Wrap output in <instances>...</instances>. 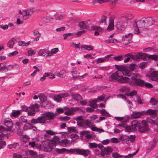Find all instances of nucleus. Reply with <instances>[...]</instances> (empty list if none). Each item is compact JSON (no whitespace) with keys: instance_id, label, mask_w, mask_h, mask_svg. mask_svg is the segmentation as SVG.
<instances>
[{"instance_id":"nucleus-8","label":"nucleus","mask_w":158,"mask_h":158,"mask_svg":"<svg viewBox=\"0 0 158 158\" xmlns=\"http://www.w3.org/2000/svg\"><path fill=\"white\" fill-rule=\"evenodd\" d=\"M56 147L55 144L52 142H45L43 145L44 150L45 152H50L52 149Z\"/></svg>"},{"instance_id":"nucleus-48","label":"nucleus","mask_w":158,"mask_h":158,"mask_svg":"<svg viewBox=\"0 0 158 158\" xmlns=\"http://www.w3.org/2000/svg\"><path fill=\"white\" fill-rule=\"evenodd\" d=\"M47 53V52L45 49L40 50L38 52L39 55L40 56H45Z\"/></svg>"},{"instance_id":"nucleus-13","label":"nucleus","mask_w":158,"mask_h":158,"mask_svg":"<svg viewBox=\"0 0 158 158\" xmlns=\"http://www.w3.org/2000/svg\"><path fill=\"white\" fill-rule=\"evenodd\" d=\"M33 12V9H29L23 11V17L24 19L26 20L28 19L29 15L32 14Z\"/></svg>"},{"instance_id":"nucleus-12","label":"nucleus","mask_w":158,"mask_h":158,"mask_svg":"<svg viewBox=\"0 0 158 158\" xmlns=\"http://www.w3.org/2000/svg\"><path fill=\"white\" fill-rule=\"evenodd\" d=\"M135 56V60L137 59H143L144 60H148V55L144 53L138 52Z\"/></svg>"},{"instance_id":"nucleus-46","label":"nucleus","mask_w":158,"mask_h":158,"mask_svg":"<svg viewBox=\"0 0 158 158\" xmlns=\"http://www.w3.org/2000/svg\"><path fill=\"white\" fill-rule=\"evenodd\" d=\"M148 60L151 59L155 60H158V55H148Z\"/></svg>"},{"instance_id":"nucleus-35","label":"nucleus","mask_w":158,"mask_h":158,"mask_svg":"<svg viewBox=\"0 0 158 158\" xmlns=\"http://www.w3.org/2000/svg\"><path fill=\"white\" fill-rule=\"evenodd\" d=\"M69 142V140L67 139H65L61 140L60 141V143L63 146L66 147L67 146Z\"/></svg>"},{"instance_id":"nucleus-16","label":"nucleus","mask_w":158,"mask_h":158,"mask_svg":"<svg viewBox=\"0 0 158 158\" xmlns=\"http://www.w3.org/2000/svg\"><path fill=\"white\" fill-rule=\"evenodd\" d=\"M123 56L124 58L126 57H127L124 60V62L125 63L128 62L131 59L135 60L134 55L132 53H127L125 55H123Z\"/></svg>"},{"instance_id":"nucleus-38","label":"nucleus","mask_w":158,"mask_h":158,"mask_svg":"<svg viewBox=\"0 0 158 158\" xmlns=\"http://www.w3.org/2000/svg\"><path fill=\"white\" fill-rule=\"evenodd\" d=\"M53 98L54 100L58 102H60L61 101L62 98L60 94L55 95L54 96Z\"/></svg>"},{"instance_id":"nucleus-31","label":"nucleus","mask_w":158,"mask_h":158,"mask_svg":"<svg viewBox=\"0 0 158 158\" xmlns=\"http://www.w3.org/2000/svg\"><path fill=\"white\" fill-rule=\"evenodd\" d=\"M115 67L116 69L118 70H120L119 69H121V71H124V73H125V71L126 70H129L128 69H126V66H124L123 65H119L117 64H115Z\"/></svg>"},{"instance_id":"nucleus-43","label":"nucleus","mask_w":158,"mask_h":158,"mask_svg":"<svg viewBox=\"0 0 158 158\" xmlns=\"http://www.w3.org/2000/svg\"><path fill=\"white\" fill-rule=\"evenodd\" d=\"M81 48L84 49L86 50L90 51L93 50V49L91 46L86 45H82Z\"/></svg>"},{"instance_id":"nucleus-36","label":"nucleus","mask_w":158,"mask_h":158,"mask_svg":"<svg viewBox=\"0 0 158 158\" xmlns=\"http://www.w3.org/2000/svg\"><path fill=\"white\" fill-rule=\"evenodd\" d=\"M133 27L134 28V32L135 34H138L140 33L139 29L136 22H135L133 23Z\"/></svg>"},{"instance_id":"nucleus-19","label":"nucleus","mask_w":158,"mask_h":158,"mask_svg":"<svg viewBox=\"0 0 158 158\" xmlns=\"http://www.w3.org/2000/svg\"><path fill=\"white\" fill-rule=\"evenodd\" d=\"M113 55L110 54L107 55L103 58H98L97 60V64H98L106 61L109 60L110 56Z\"/></svg>"},{"instance_id":"nucleus-25","label":"nucleus","mask_w":158,"mask_h":158,"mask_svg":"<svg viewBox=\"0 0 158 158\" xmlns=\"http://www.w3.org/2000/svg\"><path fill=\"white\" fill-rule=\"evenodd\" d=\"M114 19L113 18H110L109 21V25L107 29L108 31H112L114 29Z\"/></svg>"},{"instance_id":"nucleus-55","label":"nucleus","mask_w":158,"mask_h":158,"mask_svg":"<svg viewBox=\"0 0 158 158\" xmlns=\"http://www.w3.org/2000/svg\"><path fill=\"white\" fill-rule=\"evenodd\" d=\"M77 125L80 127H84V119L77 122Z\"/></svg>"},{"instance_id":"nucleus-10","label":"nucleus","mask_w":158,"mask_h":158,"mask_svg":"<svg viewBox=\"0 0 158 158\" xmlns=\"http://www.w3.org/2000/svg\"><path fill=\"white\" fill-rule=\"evenodd\" d=\"M132 35L131 33H129L128 35H123L122 37V41L123 44L125 45H128L130 43H131V38Z\"/></svg>"},{"instance_id":"nucleus-47","label":"nucleus","mask_w":158,"mask_h":158,"mask_svg":"<svg viewBox=\"0 0 158 158\" xmlns=\"http://www.w3.org/2000/svg\"><path fill=\"white\" fill-rule=\"evenodd\" d=\"M149 102L152 105L155 106L158 103V101L156 100L153 98H151Z\"/></svg>"},{"instance_id":"nucleus-63","label":"nucleus","mask_w":158,"mask_h":158,"mask_svg":"<svg viewBox=\"0 0 158 158\" xmlns=\"http://www.w3.org/2000/svg\"><path fill=\"white\" fill-rule=\"evenodd\" d=\"M29 152L30 156L32 157H35L37 155V153L31 150H30Z\"/></svg>"},{"instance_id":"nucleus-7","label":"nucleus","mask_w":158,"mask_h":158,"mask_svg":"<svg viewBox=\"0 0 158 158\" xmlns=\"http://www.w3.org/2000/svg\"><path fill=\"white\" fill-rule=\"evenodd\" d=\"M39 105L35 103L29 106L30 110L28 109L27 112L28 115L33 116L35 115V111L39 110Z\"/></svg>"},{"instance_id":"nucleus-53","label":"nucleus","mask_w":158,"mask_h":158,"mask_svg":"<svg viewBox=\"0 0 158 158\" xmlns=\"http://www.w3.org/2000/svg\"><path fill=\"white\" fill-rule=\"evenodd\" d=\"M98 145L97 144L95 143H89V147L91 149L93 148H96L98 147Z\"/></svg>"},{"instance_id":"nucleus-11","label":"nucleus","mask_w":158,"mask_h":158,"mask_svg":"<svg viewBox=\"0 0 158 158\" xmlns=\"http://www.w3.org/2000/svg\"><path fill=\"white\" fill-rule=\"evenodd\" d=\"M158 111V110L155 109L153 110L152 109H148L146 111H143L144 112L143 115L145 114L148 115H151L152 117L153 118H155L157 116L156 112Z\"/></svg>"},{"instance_id":"nucleus-15","label":"nucleus","mask_w":158,"mask_h":158,"mask_svg":"<svg viewBox=\"0 0 158 158\" xmlns=\"http://www.w3.org/2000/svg\"><path fill=\"white\" fill-rule=\"evenodd\" d=\"M143 111L137 112L136 111H133L132 113L131 114V117L132 118H140L141 116H143Z\"/></svg>"},{"instance_id":"nucleus-49","label":"nucleus","mask_w":158,"mask_h":158,"mask_svg":"<svg viewBox=\"0 0 158 158\" xmlns=\"http://www.w3.org/2000/svg\"><path fill=\"white\" fill-rule=\"evenodd\" d=\"M146 122L148 123H150L151 125H152L153 124H156L155 122L154 121V120L151 119L150 118L148 117L146 118Z\"/></svg>"},{"instance_id":"nucleus-4","label":"nucleus","mask_w":158,"mask_h":158,"mask_svg":"<svg viewBox=\"0 0 158 158\" xmlns=\"http://www.w3.org/2000/svg\"><path fill=\"white\" fill-rule=\"evenodd\" d=\"M124 73L120 70H118L113 73L109 78V81L111 82L116 81L118 82L119 80L121 77H123Z\"/></svg>"},{"instance_id":"nucleus-39","label":"nucleus","mask_w":158,"mask_h":158,"mask_svg":"<svg viewBox=\"0 0 158 158\" xmlns=\"http://www.w3.org/2000/svg\"><path fill=\"white\" fill-rule=\"evenodd\" d=\"M79 108L78 107H71L69 108L68 111L71 115L72 114L74 111H75L78 110Z\"/></svg>"},{"instance_id":"nucleus-30","label":"nucleus","mask_w":158,"mask_h":158,"mask_svg":"<svg viewBox=\"0 0 158 158\" xmlns=\"http://www.w3.org/2000/svg\"><path fill=\"white\" fill-rule=\"evenodd\" d=\"M15 39L14 38H12L8 43L7 44V46L10 48H12L15 44Z\"/></svg>"},{"instance_id":"nucleus-37","label":"nucleus","mask_w":158,"mask_h":158,"mask_svg":"<svg viewBox=\"0 0 158 158\" xmlns=\"http://www.w3.org/2000/svg\"><path fill=\"white\" fill-rule=\"evenodd\" d=\"M107 17L105 15H103L100 20L99 22L100 24L106 25V23Z\"/></svg>"},{"instance_id":"nucleus-59","label":"nucleus","mask_w":158,"mask_h":158,"mask_svg":"<svg viewBox=\"0 0 158 158\" xmlns=\"http://www.w3.org/2000/svg\"><path fill=\"white\" fill-rule=\"evenodd\" d=\"M63 15L61 14H57L56 15L55 19L56 20H60L62 19Z\"/></svg>"},{"instance_id":"nucleus-60","label":"nucleus","mask_w":158,"mask_h":158,"mask_svg":"<svg viewBox=\"0 0 158 158\" xmlns=\"http://www.w3.org/2000/svg\"><path fill=\"white\" fill-rule=\"evenodd\" d=\"M32 126V124L29 123H26L24 125V127L27 129H29Z\"/></svg>"},{"instance_id":"nucleus-56","label":"nucleus","mask_w":158,"mask_h":158,"mask_svg":"<svg viewBox=\"0 0 158 158\" xmlns=\"http://www.w3.org/2000/svg\"><path fill=\"white\" fill-rule=\"evenodd\" d=\"M136 99L137 100V102L140 104H143V100L140 98V97L139 96H136Z\"/></svg>"},{"instance_id":"nucleus-58","label":"nucleus","mask_w":158,"mask_h":158,"mask_svg":"<svg viewBox=\"0 0 158 158\" xmlns=\"http://www.w3.org/2000/svg\"><path fill=\"white\" fill-rule=\"evenodd\" d=\"M70 137L72 139L74 140L78 139L79 138V136L75 134H71Z\"/></svg>"},{"instance_id":"nucleus-24","label":"nucleus","mask_w":158,"mask_h":158,"mask_svg":"<svg viewBox=\"0 0 158 158\" xmlns=\"http://www.w3.org/2000/svg\"><path fill=\"white\" fill-rule=\"evenodd\" d=\"M119 80L118 83H127L129 84V82L131 81V77L130 78L127 77H121Z\"/></svg>"},{"instance_id":"nucleus-9","label":"nucleus","mask_w":158,"mask_h":158,"mask_svg":"<svg viewBox=\"0 0 158 158\" xmlns=\"http://www.w3.org/2000/svg\"><path fill=\"white\" fill-rule=\"evenodd\" d=\"M80 27L83 29H89L90 27H92L91 22L90 21H83L80 22L79 23Z\"/></svg>"},{"instance_id":"nucleus-5","label":"nucleus","mask_w":158,"mask_h":158,"mask_svg":"<svg viewBox=\"0 0 158 158\" xmlns=\"http://www.w3.org/2000/svg\"><path fill=\"white\" fill-rule=\"evenodd\" d=\"M129 19L128 17L123 16L121 18L116 19L115 21V26L118 29L122 27L127 26V19Z\"/></svg>"},{"instance_id":"nucleus-28","label":"nucleus","mask_w":158,"mask_h":158,"mask_svg":"<svg viewBox=\"0 0 158 158\" xmlns=\"http://www.w3.org/2000/svg\"><path fill=\"white\" fill-rule=\"evenodd\" d=\"M151 79L154 81H158V72L153 71L151 74Z\"/></svg>"},{"instance_id":"nucleus-17","label":"nucleus","mask_w":158,"mask_h":158,"mask_svg":"<svg viewBox=\"0 0 158 158\" xmlns=\"http://www.w3.org/2000/svg\"><path fill=\"white\" fill-rule=\"evenodd\" d=\"M10 130H8V129L6 128H5L3 126H0V132L1 134L2 135L4 136L10 135Z\"/></svg>"},{"instance_id":"nucleus-2","label":"nucleus","mask_w":158,"mask_h":158,"mask_svg":"<svg viewBox=\"0 0 158 158\" xmlns=\"http://www.w3.org/2000/svg\"><path fill=\"white\" fill-rule=\"evenodd\" d=\"M56 114L52 111L44 112L41 116L37 118H33L31 120V123L34 124L40 123L42 125L50 123V121L54 119Z\"/></svg>"},{"instance_id":"nucleus-18","label":"nucleus","mask_w":158,"mask_h":158,"mask_svg":"<svg viewBox=\"0 0 158 158\" xmlns=\"http://www.w3.org/2000/svg\"><path fill=\"white\" fill-rule=\"evenodd\" d=\"M146 27L152 26L155 22L154 19L152 17L144 18Z\"/></svg>"},{"instance_id":"nucleus-50","label":"nucleus","mask_w":158,"mask_h":158,"mask_svg":"<svg viewBox=\"0 0 158 158\" xmlns=\"http://www.w3.org/2000/svg\"><path fill=\"white\" fill-rule=\"evenodd\" d=\"M34 35L36 36L37 37L34 39V40L38 41L39 40L40 34L38 31H35L33 32Z\"/></svg>"},{"instance_id":"nucleus-20","label":"nucleus","mask_w":158,"mask_h":158,"mask_svg":"<svg viewBox=\"0 0 158 158\" xmlns=\"http://www.w3.org/2000/svg\"><path fill=\"white\" fill-rule=\"evenodd\" d=\"M4 125L6 127V128L8 129V130L11 131L13 126V123L12 121L5 119L4 121Z\"/></svg>"},{"instance_id":"nucleus-64","label":"nucleus","mask_w":158,"mask_h":158,"mask_svg":"<svg viewBox=\"0 0 158 158\" xmlns=\"http://www.w3.org/2000/svg\"><path fill=\"white\" fill-rule=\"evenodd\" d=\"M130 69L131 71H134L135 68V64H131L129 66Z\"/></svg>"},{"instance_id":"nucleus-41","label":"nucleus","mask_w":158,"mask_h":158,"mask_svg":"<svg viewBox=\"0 0 158 158\" xmlns=\"http://www.w3.org/2000/svg\"><path fill=\"white\" fill-rule=\"evenodd\" d=\"M100 113L104 116L110 117L111 115L105 109H102L100 111Z\"/></svg>"},{"instance_id":"nucleus-34","label":"nucleus","mask_w":158,"mask_h":158,"mask_svg":"<svg viewBox=\"0 0 158 158\" xmlns=\"http://www.w3.org/2000/svg\"><path fill=\"white\" fill-rule=\"evenodd\" d=\"M21 113V110H18L16 111L14 110L13 111L12 113L11 114V116L14 117H17L20 115Z\"/></svg>"},{"instance_id":"nucleus-23","label":"nucleus","mask_w":158,"mask_h":158,"mask_svg":"<svg viewBox=\"0 0 158 158\" xmlns=\"http://www.w3.org/2000/svg\"><path fill=\"white\" fill-rule=\"evenodd\" d=\"M138 26H139L140 27L144 28L146 27L144 18H142L140 20L136 22Z\"/></svg>"},{"instance_id":"nucleus-45","label":"nucleus","mask_w":158,"mask_h":158,"mask_svg":"<svg viewBox=\"0 0 158 158\" xmlns=\"http://www.w3.org/2000/svg\"><path fill=\"white\" fill-rule=\"evenodd\" d=\"M113 58L116 61H121L123 60L124 56L123 55H119L116 56H114Z\"/></svg>"},{"instance_id":"nucleus-21","label":"nucleus","mask_w":158,"mask_h":158,"mask_svg":"<svg viewBox=\"0 0 158 158\" xmlns=\"http://www.w3.org/2000/svg\"><path fill=\"white\" fill-rule=\"evenodd\" d=\"M112 151L113 150L110 147H107L106 148H105V149L103 151H101L100 155L102 156H104L106 154L108 153H111Z\"/></svg>"},{"instance_id":"nucleus-40","label":"nucleus","mask_w":158,"mask_h":158,"mask_svg":"<svg viewBox=\"0 0 158 158\" xmlns=\"http://www.w3.org/2000/svg\"><path fill=\"white\" fill-rule=\"evenodd\" d=\"M135 138V136L134 135H131L127 138L128 140L126 141V143H128L129 141H130L131 143H133L134 141Z\"/></svg>"},{"instance_id":"nucleus-26","label":"nucleus","mask_w":158,"mask_h":158,"mask_svg":"<svg viewBox=\"0 0 158 158\" xmlns=\"http://www.w3.org/2000/svg\"><path fill=\"white\" fill-rule=\"evenodd\" d=\"M89 131H83L80 132L81 135L85 136V137L88 139H90L92 138V135L89 134Z\"/></svg>"},{"instance_id":"nucleus-62","label":"nucleus","mask_w":158,"mask_h":158,"mask_svg":"<svg viewBox=\"0 0 158 158\" xmlns=\"http://www.w3.org/2000/svg\"><path fill=\"white\" fill-rule=\"evenodd\" d=\"M6 144V143L5 141H0V149L1 148H4V146H5Z\"/></svg>"},{"instance_id":"nucleus-22","label":"nucleus","mask_w":158,"mask_h":158,"mask_svg":"<svg viewBox=\"0 0 158 158\" xmlns=\"http://www.w3.org/2000/svg\"><path fill=\"white\" fill-rule=\"evenodd\" d=\"M112 155L114 158H131V155L129 154L127 156H123L117 153L113 152Z\"/></svg>"},{"instance_id":"nucleus-27","label":"nucleus","mask_w":158,"mask_h":158,"mask_svg":"<svg viewBox=\"0 0 158 158\" xmlns=\"http://www.w3.org/2000/svg\"><path fill=\"white\" fill-rule=\"evenodd\" d=\"M91 29L92 30H95L96 31H95L94 33V35L96 36H98L99 34V31H102V28L96 26H92L91 27Z\"/></svg>"},{"instance_id":"nucleus-32","label":"nucleus","mask_w":158,"mask_h":158,"mask_svg":"<svg viewBox=\"0 0 158 158\" xmlns=\"http://www.w3.org/2000/svg\"><path fill=\"white\" fill-rule=\"evenodd\" d=\"M97 101V100H94L89 101V106L93 108H96L97 106V104H96Z\"/></svg>"},{"instance_id":"nucleus-29","label":"nucleus","mask_w":158,"mask_h":158,"mask_svg":"<svg viewBox=\"0 0 158 158\" xmlns=\"http://www.w3.org/2000/svg\"><path fill=\"white\" fill-rule=\"evenodd\" d=\"M70 95L71 96L73 97V98L75 100L79 101L82 99V97L81 95L78 94H74L72 93Z\"/></svg>"},{"instance_id":"nucleus-42","label":"nucleus","mask_w":158,"mask_h":158,"mask_svg":"<svg viewBox=\"0 0 158 158\" xmlns=\"http://www.w3.org/2000/svg\"><path fill=\"white\" fill-rule=\"evenodd\" d=\"M20 122H17L16 123L17 125H20V124H22V123H27V119L24 118L23 116H21L19 119Z\"/></svg>"},{"instance_id":"nucleus-6","label":"nucleus","mask_w":158,"mask_h":158,"mask_svg":"<svg viewBox=\"0 0 158 158\" xmlns=\"http://www.w3.org/2000/svg\"><path fill=\"white\" fill-rule=\"evenodd\" d=\"M73 153L82 155L85 156H88L91 154V152L89 149H81L79 148L73 149Z\"/></svg>"},{"instance_id":"nucleus-52","label":"nucleus","mask_w":158,"mask_h":158,"mask_svg":"<svg viewBox=\"0 0 158 158\" xmlns=\"http://www.w3.org/2000/svg\"><path fill=\"white\" fill-rule=\"evenodd\" d=\"M85 125L87 126L88 127H90L91 125V123L90 120L87 119L85 120L84 119V126H85Z\"/></svg>"},{"instance_id":"nucleus-54","label":"nucleus","mask_w":158,"mask_h":158,"mask_svg":"<svg viewBox=\"0 0 158 158\" xmlns=\"http://www.w3.org/2000/svg\"><path fill=\"white\" fill-rule=\"evenodd\" d=\"M117 40L114 39H109L106 40V42L107 43H117Z\"/></svg>"},{"instance_id":"nucleus-61","label":"nucleus","mask_w":158,"mask_h":158,"mask_svg":"<svg viewBox=\"0 0 158 158\" xmlns=\"http://www.w3.org/2000/svg\"><path fill=\"white\" fill-rule=\"evenodd\" d=\"M7 67H5V66L0 67V72L5 73L7 72Z\"/></svg>"},{"instance_id":"nucleus-57","label":"nucleus","mask_w":158,"mask_h":158,"mask_svg":"<svg viewBox=\"0 0 158 158\" xmlns=\"http://www.w3.org/2000/svg\"><path fill=\"white\" fill-rule=\"evenodd\" d=\"M70 119V118L67 116L64 117H60V119L61 121H68Z\"/></svg>"},{"instance_id":"nucleus-33","label":"nucleus","mask_w":158,"mask_h":158,"mask_svg":"<svg viewBox=\"0 0 158 158\" xmlns=\"http://www.w3.org/2000/svg\"><path fill=\"white\" fill-rule=\"evenodd\" d=\"M38 97L41 102L42 103L44 102L47 99V97L43 94H40Z\"/></svg>"},{"instance_id":"nucleus-44","label":"nucleus","mask_w":158,"mask_h":158,"mask_svg":"<svg viewBox=\"0 0 158 158\" xmlns=\"http://www.w3.org/2000/svg\"><path fill=\"white\" fill-rule=\"evenodd\" d=\"M19 146V144L18 143H14L13 144H9L8 145L7 148L9 149H11L13 148H15L16 147Z\"/></svg>"},{"instance_id":"nucleus-14","label":"nucleus","mask_w":158,"mask_h":158,"mask_svg":"<svg viewBox=\"0 0 158 158\" xmlns=\"http://www.w3.org/2000/svg\"><path fill=\"white\" fill-rule=\"evenodd\" d=\"M73 148H71L69 150H68L64 148L61 149L58 148H56V152L59 154L64 153H73Z\"/></svg>"},{"instance_id":"nucleus-1","label":"nucleus","mask_w":158,"mask_h":158,"mask_svg":"<svg viewBox=\"0 0 158 158\" xmlns=\"http://www.w3.org/2000/svg\"><path fill=\"white\" fill-rule=\"evenodd\" d=\"M125 75L131 77V81L129 82V85L133 86H139L151 88L153 87V85L151 83L144 82L143 80L138 79L140 78L141 75L138 73H133L130 70H126L125 71Z\"/></svg>"},{"instance_id":"nucleus-3","label":"nucleus","mask_w":158,"mask_h":158,"mask_svg":"<svg viewBox=\"0 0 158 158\" xmlns=\"http://www.w3.org/2000/svg\"><path fill=\"white\" fill-rule=\"evenodd\" d=\"M131 127L132 130H135V128L137 127L139 131L141 133L145 132L149 130L148 123L144 120H142L141 123H139L136 120L133 121Z\"/></svg>"},{"instance_id":"nucleus-51","label":"nucleus","mask_w":158,"mask_h":158,"mask_svg":"<svg viewBox=\"0 0 158 158\" xmlns=\"http://www.w3.org/2000/svg\"><path fill=\"white\" fill-rule=\"evenodd\" d=\"M137 94V92L135 90H133L131 91L130 93H127L126 94V95H127L128 96H133L135 95H136Z\"/></svg>"}]
</instances>
